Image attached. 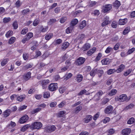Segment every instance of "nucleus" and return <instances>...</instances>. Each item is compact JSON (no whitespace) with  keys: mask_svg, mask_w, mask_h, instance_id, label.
Returning <instances> with one entry per match:
<instances>
[{"mask_svg":"<svg viewBox=\"0 0 135 135\" xmlns=\"http://www.w3.org/2000/svg\"><path fill=\"white\" fill-rule=\"evenodd\" d=\"M42 126V124L40 122H35L31 125V129H39Z\"/></svg>","mask_w":135,"mask_h":135,"instance_id":"obj_1","label":"nucleus"},{"mask_svg":"<svg viewBox=\"0 0 135 135\" xmlns=\"http://www.w3.org/2000/svg\"><path fill=\"white\" fill-rule=\"evenodd\" d=\"M112 8V5L110 4H105L103 6L102 12L104 13L108 12Z\"/></svg>","mask_w":135,"mask_h":135,"instance_id":"obj_2","label":"nucleus"},{"mask_svg":"<svg viewBox=\"0 0 135 135\" xmlns=\"http://www.w3.org/2000/svg\"><path fill=\"white\" fill-rule=\"evenodd\" d=\"M58 88L57 84L55 83L51 84L48 86L49 90L52 91L56 90Z\"/></svg>","mask_w":135,"mask_h":135,"instance_id":"obj_3","label":"nucleus"},{"mask_svg":"<svg viewBox=\"0 0 135 135\" xmlns=\"http://www.w3.org/2000/svg\"><path fill=\"white\" fill-rule=\"evenodd\" d=\"M127 99V97L125 94H122L119 95L117 98V100L120 102H124Z\"/></svg>","mask_w":135,"mask_h":135,"instance_id":"obj_4","label":"nucleus"},{"mask_svg":"<svg viewBox=\"0 0 135 135\" xmlns=\"http://www.w3.org/2000/svg\"><path fill=\"white\" fill-rule=\"evenodd\" d=\"M28 119L29 117L28 115H25L20 119L19 122L21 124L27 122Z\"/></svg>","mask_w":135,"mask_h":135,"instance_id":"obj_5","label":"nucleus"},{"mask_svg":"<svg viewBox=\"0 0 135 135\" xmlns=\"http://www.w3.org/2000/svg\"><path fill=\"white\" fill-rule=\"evenodd\" d=\"M56 127L54 125H50L46 127L45 128V130L48 132H51L55 131Z\"/></svg>","mask_w":135,"mask_h":135,"instance_id":"obj_6","label":"nucleus"},{"mask_svg":"<svg viewBox=\"0 0 135 135\" xmlns=\"http://www.w3.org/2000/svg\"><path fill=\"white\" fill-rule=\"evenodd\" d=\"M113 108V107L111 105L108 106L105 109L104 112L106 114L112 113Z\"/></svg>","mask_w":135,"mask_h":135,"instance_id":"obj_7","label":"nucleus"},{"mask_svg":"<svg viewBox=\"0 0 135 135\" xmlns=\"http://www.w3.org/2000/svg\"><path fill=\"white\" fill-rule=\"evenodd\" d=\"M85 59L84 58L79 57L76 60V64L78 65H80L83 64Z\"/></svg>","mask_w":135,"mask_h":135,"instance_id":"obj_8","label":"nucleus"},{"mask_svg":"<svg viewBox=\"0 0 135 135\" xmlns=\"http://www.w3.org/2000/svg\"><path fill=\"white\" fill-rule=\"evenodd\" d=\"M103 94L102 90H100L94 96L95 99L97 101L100 100V97Z\"/></svg>","mask_w":135,"mask_h":135,"instance_id":"obj_9","label":"nucleus"},{"mask_svg":"<svg viewBox=\"0 0 135 135\" xmlns=\"http://www.w3.org/2000/svg\"><path fill=\"white\" fill-rule=\"evenodd\" d=\"M41 82L43 89H45L47 87V85L49 82V80H43L41 81Z\"/></svg>","mask_w":135,"mask_h":135,"instance_id":"obj_10","label":"nucleus"},{"mask_svg":"<svg viewBox=\"0 0 135 135\" xmlns=\"http://www.w3.org/2000/svg\"><path fill=\"white\" fill-rule=\"evenodd\" d=\"M131 131L129 128H126L123 129L122 131V133L123 135H128L129 134Z\"/></svg>","mask_w":135,"mask_h":135,"instance_id":"obj_11","label":"nucleus"},{"mask_svg":"<svg viewBox=\"0 0 135 135\" xmlns=\"http://www.w3.org/2000/svg\"><path fill=\"white\" fill-rule=\"evenodd\" d=\"M111 61V60L109 58H106L103 59L102 61V63L103 65H106L109 64Z\"/></svg>","mask_w":135,"mask_h":135,"instance_id":"obj_12","label":"nucleus"},{"mask_svg":"<svg viewBox=\"0 0 135 135\" xmlns=\"http://www.w3.org/2000/svg\"><path fill=\"white\" fill-rule=\"evenodd\" d=\"M31 73L30 72H28L23 75V78L25 80L27 81L31 78Z\"/></svg>","mask_w":135,"mask_h":135,"instance_id":"obj_13","label":"nucleus"},{"mask_svg":"<svg viewBox=\"0 0 135 135\" xmlns=\"http://www.w3.org/2000/svg\"><path fill=\"white\" fill-rule=\"evenodd\" d=\"M110 23V22L109 21V17H107L105 19L104 21L102 23V26L103 27Z\"/></svg>","mask_w":135,"mask_h":135,"instance_id":"obj_14","label":"nucleus"},{"mask_svg":"<svg viewBox=\"0 0 135 135\" xmlns=\"http://www.w3.org/2000/svg\"><path fill=\"white\" fill-rule=\"evenodd\" d=\"M127 21L128 19L127 18L123 19H120L119 21V24L120 25H124L127 23Z\"/></svg>","mask_w":135,"mask_h":135,"instance_id":"obj_15","label":"nucleus"},{"mask_svg":"<svg viewBox=\"0 0 135 135\" xmlns=\"http://www.w3.org/2000/svg\"><path fill=\"white\" fill-rule=\"evenodd\" d=\"M92 116L90 115H88L84 119V122L86 123H89L92 119Z\"/></svg>","mask_w":135,"mask_h":135,"instance_id":"obj_16","label":"nucleus"},{"mask_svg":"<svg viewBox=\"0 0 135 135\" xmlns=\"http://www.w3.org/2000/svg\"><path fill=\"white\" fill-rule=\"evenodd\" d=\"M125 68V66L123 64H121L119 66V68L116 70V72L117 73H119L122 71Z\"/></svg>","mask_w":135,"mask_h":135,"instance_id":"obj_17","label":"nucleus"},{"mask_svg":"<svg viewBox=\"0 0 135 135\" xmlns=\"http://www.w3.org/2000/svg\"><path fill=\"white\" fill-rule=\"evenodd\" d=\"M69 45V43L68 42H65L62 46L61 49L63 50H65L68 47Z\"/></svg>","mask_w":135,"mask_h":135,"instance_id":"obj_18","label":"nucleus"},{"mask_svg":"<svg viewBox=\"0 0 135 135\" xmlns=\"http://www.w3.org/2000/svg\"><path fill=\"white\" fill-rule=\"evenodd\" d=\"M11 113V110L7 109L4 111L3 113V115L5 118H6Z\"/></svg>","mask_w":135,"mask_h":135,"instance_id":"obj_19","label":"nucleus"},{"mask_svg":"<svg viewBox=\"0 0 135 135\" xmlns=\"http://www.w3.org/2000/svg\"><path fill=\"white\" fill-rule=\"evenodd\" d=\"M96 74H97L99 77H101L103 74L104 72L103 70L96 69Z\"/></svg>","mask_w":135,"mask_h":135,"instance_id":"obj_20","label":"nucleus"},{"mask_svg":"<svg viewBox=\"0 0 135 135\" xmlns=\"http://www.w3.org/2000/svg\"><path fill=\"white\" fill-rule=\"evenodd\" d=\"M120 5V2L119 1L117 0L113 3V6L116 9L118 8Z\"/></svg>","mask_w":135,"mask_h":135,"instance_id":"obj_21","label":"nucleus"},{"mask_svg":"<svg viewBox=\"0 0 135 135\" xmlns=\"http://www.w3.org/2000/svg\"><path fill=\"white\" fill-rule=\"evenodd\" d=\"M90 47V44L89 43L85 44L83 46L82 49L84 51H86L89 49Z\"/></svg>","mask_w":135,"mask_h":135,"instance_id":"obj_22","label":"nucleus"},{"mask_svg":"<svg viewBox=\"0 0 135 135\" xmlns=\"http://www.w3.org/2000/svg\"><path fill=\"white\" fill-rule=\"evenodd\" d=\"M96 50V47H93L92 49L90 50L87 52V54L88 56H91L95 52Z\"/></svg>","mask_w":135,"mask_h":135,"instance_id":"obj_23","label":"nucleus"},{"mask_svg":"<svg viewBox=\"0 0 135 135\" xmlns=\"http://www.w3.org/2000/svg\"><path fill=\"white\" fill-rule=\"evenodd\" d=\"M83 77L82 75L79 74L77 75L76 78V80L78 82H80L83 80Z\"/></svg>","mask_w":135,"mask_h":135,"instance_id":"obj_24","label":"nucleus"},{"mask_svg":"<svg viewBox=\"0 0 135 135\" xmlns=\"http://www.w3.org/2000/svg\"><path fill=\"white\" fill-rule=\"evenodd\" d=\"M31 125L29 124H27L24 126L21 129V131L22 132H25L29 128H31Z\"/></svg>","mask_w":135,"mask_h":135,"instance_id":"obj_25","label":"nucleus"},{"mask_svg":"<svg viewBox=\"0 0 135 135\" xmlns=\"http://www.w3.org/2000/svg\"><path fill=\"white\" fill-rule=\"evenodd\" d=\"M53 36V34L52 33H47L45 36V38L47 40H50Z\"/></svg>","mask_w":135,"mask_h":135,"instance_id":"obj_26","label":"nucleus"},{"mask_svg":"<svg viewBox=\"0 0 135 135\" xmlns=\"http://www.w3.org/2000/svg\"><path fill=\"white\" fill-rule=\"evenodd\" d=\"M25 97L26 96L25 95H21L17 98L16 100L19 102H21L25 98Z\"/></svg>","mask_w":135,"mask_h":135,"instance_id":"obj_27","label":"nucleus"},{"mask_svg":"<svg viewBox=\"0 0 135 135\" xmlns=\"http://www.w3.org/2000/svg\"><path fill=\"white\" fill-rule=\"evenodd\" d=\"M78 22V20L76 18L74 19L71 22L70 26H73L74 28V26Z\"/></svg>","mask_w":135,"mask_h":135,"instance_id":"obj_28","label":"nucleus"},{"mask_svg":"<svg viewBox=\"0 0 135 135\" xmlns=\"http://www.w3.org/2000/svg\"><path fill=\"white\" fill-rule=\"evenodd\" d=\"M33 66V64H28L23 66L22 69L23 70H26L28 69L31 68Z\"/></svg>","mask_w":135,"mask_h":135,"instance_id":"obj_29","label":"nucleus"},{"mask_svg":"<svg viewBox=\"0 0 135 135\" xmlns=\"http://www.w3.org/2000/svg\"><path fill=\"white\" fill-rule=\"evenodd\" d=\"M96 69H94L91 71L90 73V76L94 77L96 74Z\"/></svg>","mask_w":135,"mask_h":135,"instance_id":"obj_30","label":"nucleus"},{"mask_svg":"<svg viewBox=\"0 0 135 135\" xmlns=\"http://www.w3.org/2000/svg\"><path fill=\"white\" fill-rule=\"evenodd\" d=\"M86 24V21L85 20L83 21L80 24L79 27L81 29H83L85 26Z\"/></svg>","mask_w":135,"mask_h":135,"instance_id":"obj_31","label":"nucleus"},{"mask_svg":"<svg viewBox=\"0 0 135 135\" xmlns=\"http://www.w3.org/2000/svg\"><path fill=\"white\" fill-rule=\"evenodd\" d=\"M41 110V108H38L36 109H33L31 112V113L32 114H34L40 111Z\"/></svg>","mask_w":135,"mask_h":135,"instance_id":"obj_32","label":"nucleus"},{"mask_svg":"<svg viewBox=\"0 0 135 135\" xmlns=\"http://www.w3.org/2000/svg\"><path fill=\"white\" fill-rule=\"evenodd\" d=\"M48 28L47 27L44 28L43 26H41L40 27V30L42 32H44L47 31Z\"/></svg>","mask_w":135,"mask_h":135,"instance_id":"obj_33","label":"nucleus"},{"mask_svg":"<svg viewBox=\"0 0 135 135\" xmlns=\"http://www.w3.org/2000/svg\"><path fill=\"white\" fill-rule=\"evenodd\" d=\"M73 28V26H70L66 29V32L68 34L72 32Z\"/></svg>","mask_w":135,"mask_h":135,"instance_id":"obj_34","label":"nucleus"},{"mask_svg":"<svg viewBox=\"0 0 135 135\" xmlns=\"http://www.w3.org/2000/svg\"><path fill=\"white\" fill-rule=\"evenodd\" d=\"M13 32L12 31H9L7 32L6 34V36L7 38H8L13 35Z\"/></svg>","mask_w":135,"mask_h":135,"instance_id":"obj_35","label":"nucleus"},{"mask_svg":"<svg viewBox=\"0 0 135 135\" xmlns=\"http://www.w3.org/2000/svg\"><path fill=\"white\" fill-rule=\"evenodd\" d=\"M66 113L65 111H60L58 114V117H63L65 114Z\"/></svg>","mask_w":135,"mask_h":135,"instance_id":"obj_36","label":"nucleus"},{"mask_svg":"<svg viewBox=\"0 0 135 135\" xmlns=\"http://www.w3.org/2000/svg\"><path fill=\"white\" fill-rule=\"evenodd\" d=\"M16 40L15 37H11L9 40L8 43L10 44H12Z\"/></svg>","mask_w":135,"mask_h":135,"instance_id":"obj_37","label":"nucleus"},{"mask_svg":"<svg viewBox=\"0 0 135 135\" xmlns=\"http://www.w3.org/2000/svg\"><path fill=\"white\" fill-rule=\"evenodd\" d=\"M82 107L81 105H79L76 107L75 109V113H78L82 109Z\"/></svg>","mask_w":135,"mask_h":135,"instance_id":"obj_38","label":"nucleus"},{"mask_svg":"<svg viewBox=\"0 0 135 135\" xmlns=\"http://www.w3.org/2000/svg\"><path fill=\"white\" fill-rule=\"evenodd\" d=\"M130 30V28L129 27H126L123 31V33L124 35H125L128 33Z\"/></svg>","mask_w":135,"mask_h":135,"instance_id":"obj_39","label":"nucleus"},{"mask_svg":"<svg viewBox=\"0 0 135 135\" xmlns=\"http://www.w3.org/2000/svg\"><path fill=\"white\" fill-rule=\"evenodd\" d=\"M57 21L56 19L55 18H52L50 20V21L48 22V24L51 25Z\"/></svg>","mask_w":135,"mask_h":135,"instance_id":"obj_40","label":"nucleus"},{"mask_svg":"<svg viewBox=\"0 0 135 135\" xmlns=\"http://www.w3.org/2000/svg\"><path fill=\"white\" fill-rule=\"evenodd\" d=\"M30 11V9L28 8H26L23 10L22 11V14L23 15H27Z\"/></svg>","mask_w":135,"mask_h":135,"instance_id":"obj_41","label":"nucleus"},{"mask_svg":"<svg viewBox=\"0 0 135 135\" xmlns=\"http://www.w3.org/2000/svg\"><path fill=\"white\" fill-rule=\"evenodd\" d=\"M117 90L115 89H112L109 93V95L112 96L115 95L117 93Z\"/></svg>","mask_w":135,"mask_h":135,"instance_id":"obj_42","label":"nucleus"},{"mask_svg":"<svg viewBox=\"0 0 135 135\" xmlns=\"http://www.w3.org/2000/svg\"><path fill=\"white\" fill-rule=\"evenodd\" d=\"M40 21V19L38 18L36 19L33 22V25L34 26H36L39 23Z\"/></svg>","mask_w":135,"mask_h":135,"instance_id":"obj_43","label":"nucleus"},{"mask_svg":"<svg viewBox=\"0 0 135 135\" xmlns=\"http://www.w3.org/2000/svg\"><path fill=\"white\" fill-rule=\"evenodd\" d=\"M115 71L116 72V71L115 69H110L108 70L107 72V73L109 75H110L113 74Z\"/></svg>","mask_w":135,"mask_h":135,"instance_id":"obj_44","label":"nucleus"},{"mask_svg":"<svg viewBox=\"0 0 135 135\" xmlns=\"http://www.w3.org/2000/svg\"><path fill=\"white\" fill-rule=\"evenodd\" d=\"M135 119L133 117H132L130 118L128 121L127 123L128 124H132L134 122Z\"/></svg>","mask_w":135,"mask_h":135,"instance_id":"obj_45","label":"nucleus"},{"mask_svg":"<svg viewBox=\"0 0 135 135\" xmlns=\"http://www.w3.org/2000/svg\"><path fill=\"white\" fill-rule=\"evenodd\" d=\"M8 61V59H4L1 62V65L2 66H4L7 63Z\"/></svg>","mask_w":135,"mask_h":135,"instance_id":"obj_46","label":"nucleus"},{"mask_svg":"<svg viewBox=\"0 0 135 135\" xmlns=\"http://www.w3.org/2000/svg\"><path fill=\"white\" fill-rule=\"evenodd\" d=\"M132 70V69H129L124 73V75L126 76L128 75L131 72Z\"/></svg>","mask_w":135,"mask_h":135,"instance_id":"obj_47","label":"nucleus"},{"mask_svg":"<svg viewBox=\"0 0 135 135\" xmlns=\"http://www.w3.org/2000/svg\"><path fill=\"white\" fill-rule=\"evenodd\" d=\"M135 50V48L132 47L131 49H129L127 52V54L128 55L132 53Z\"/></svg>","mask_w":135,"mask_h":135,"instance_id":"obj_48","label":"nucleus"},{"mask_svg":"<svg viewBox=\"0 0 135 135\" xmlns=\"http://www.w3.org/2000/svg\"><path fill=\"white\" fill-rule=\"evenodd\" d=\"M50 96V93L48 91L45 92L44 94V97L45 98H49Z\"/></svg>","mask_w":135,"mask_h":135,"instance_id":"obj_49","label":"nucleus"},{"mask_svg":"<svg viewBox=\"0 0 135 135\" xmlns=\"http://www.w3.org/2000/svg\"><path fill=\"white\" fill-rule=\"evenodd\" d=\"M11 20V18L10 17H5L3 19V22L4 23H6L9 22Z\"/></svg>","mask_w":135,"mask_h":135,"instance_id":"obj_50","label":"nucleus"},{"mask_svg":"<svg viewBox=\"0 0 135 135\" xmlns=\"http://www.w3.org/2000/svg\"><path fill=\"white\" fill-rule=\"evenodd\" d=\"M113 48L110 47H108L105 51V52L107 54L109 53L110 51L112 50Z\"/></svg>","mask_w":135,"mask_h":135,"instance_id":"obj_51","label":"nucleus"},{"mask_svg":"<svg viewBox=\"0 0 135 135\" xmlns=\"http://www.w3.org/2000/svg\"><path fill=\"white\" fill-rule=\"evenodd\" d=\"M26 36H27V39L29 40L33 36V34L32 33L30 32L27 34Z\"/></svg>","mask_w":135,"mask_h":135,"instance_id":"obj_52","label":"nucleus"},{"mask_svg":"<svg viewBox=\"0 0 135 135\" xmlns=\"http://www.w3.org/2000/svg\"><path fill=\"white\" fill-rule=\"evenodd\" d=\"M62 40L60 39L56 40L55 41V44L56 45L60 44L62 43Z\"/></svg>","mask_w":135,"mask_h":135,"instance_id":"obj_53","label":"nucleus"},{"mask_svg":"<svg viewBox=\"0 0 135 135\" xmlns=\"http://www.w3.org/2000/svg\"><path fill=\"white\" fill-rule=\"evenodd\" d=\"M110 120V118L107 117L105 118L103 120H102L103 123H106L109 122Z\"/></svg>","mask_w":135,"mask_h":135,"instance_id":"obj_54","label":"nucleus"},{"mask_svg":"<svg viewBox=\"0 0 135 135\" xmlns=\"http://www.w3.org/2000/svg\"><path fill=\"white\" fill-rule=\"evenodd\" d=\"M12 26L13 27L14 29H16L17 28L18 25L17 21H15L13 24Z\"/></svg>","mask_w":135,"mask_h":135,"instance_id":"obj_55","label":"nucleus"},{"mask_svg":"<svg viewBox=\"0 0 135 135\" xmlns=\"http://www.w3.org/2000/svg\"><path fill=\"white\" fill-rule=\"evenodd\" d=\"M102 54L101 53H99L98 54V55L96 58L95 59V60L97 61L99 60L102 56Z\"/></svg>","mask_w":135,"mask_h":135,"instance_id":"obj_56","label":"nucleus"},{"mask_svg":"<svg viewBox=\"0 0 135 135\" xmlns=\"http://www.w3.org/2000/svg\"><path fill=\"white\" fill-rule=\"evenodd\" d=\"M117 22L115 21H113L112 22L111 26L112 27L114 28H116L117 26Z\"/></svg>","mask_w":135,"mask_h":135,"instance_id":"obj_57","label":"nucleus"},{"mask_svg":"<svg viewBox=\"0 0 135 135\" xmlns=\"http://www.w3.org/2000/svg\"><path fill=\"white\" fill-rule=\"evenodd\" d=\"M28 30L27 28H23L22 30L21 33L22 34L25 35L28 32Z\"/></svg>","mask_w":135,"mask_h":135,"instance_id":"obj_58","label":"nucleus"},{"mask_svg":"<svg viewBox=\"0 0 135 135\" xmlns=\"http://www.w3.org/2000/svg\"><path fill=\"white\" fill-rule=\"evenodd\" d=\"M66 88L65 87L61 88L59 89V91L61 93H63L65 91Z\"/></svg>","mask_w":135,"mask_h":135,"instance_id":"obj_59","label":"nucleus"},{"mask_svg":"<svg viewBox=\"0 0 135 135\" xmlns=\"http://www.w3.org/2000/svg\"><path fill=\"white\" fill-rule=\"evenodd\" d=\"M67 18L66 17H64L61 18L60 20V22L61 23H64L66 20Z\"/></svg>","mask_w":135,"mask_h":135,"instance_id":"obj_60","label":"nucleus"},{"mask_svg":"<svg viewBox=\"0 0 135 135\" xmlns=\"http://www.w3.org/2000/svg\"><path fill=\"white\" fill-rule=\"evenodd\" d=\"M72 75H73L71 73H69L66 76H65V79L66 80H67L71 77Z\"/></svg>","mask_w":135,"mask_h":135,"instance_id":"obj_61","label":"nucleus"},{"mask_svg":"<svg viewBox=\"0 0 135 135\" xmlns=\"http://www.w3.org/2000/svg\"><path fill=\"white\" fill-rule=\"evenodd\" d=\"M109 99L108 98H104L103 99V100L102 101V104L103 105H105L109 101Z\"/></svg>","mask_w":135,"mask_h":135,"instance_id":"obj_62","label":"nucleus"},{"mask_svg":"<svg viewBox=\"0 0 135 135\" xmlns=\"http://www.w3.org/2000/svg\"><path fill=\"white\" fill-rule=\"evenodd\" d=\"M66 104L65 101H64L61 102L59 104L58 106L59 108H62Z\"/></svg>","mask_w":135,"mask_h":135,"instance_id":"obj_63","label":"nucleus"},{"mask_svg":"<svg viewBox=\"0 0 135 135\" xmlns=\"http://www.w3.org/2000/svg\"><path fill=\"white\" fill-rule=\"evenodd\" d=\"M134 106V105L132 103H131L127 106L126 107V108L127 109H130L133 107Z\"/></svg>","mask_w":135,"mask_h":135,"instance_id":"obj_64","label":"nucleus"}]
</instances>
